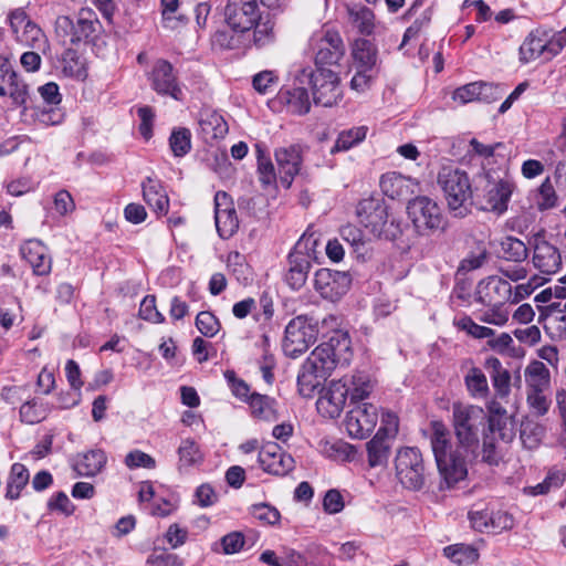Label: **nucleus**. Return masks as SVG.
Wrapping results in <instances>:
<instances>
[{
	"mask_svg": "<svg viewBox=\"0 0 566 566\" xmlns=\"http://www.w3.org/2000/svg\"><path fill=\"white\" fill-rule=\"evenodd\" d=\"M353 357L347 332L335 331L327 342L319 344L303 363L297 375L298 392L312 397L315 390L337 366H346Z\"/></svg>",
	"mask_w": 566,
	"mask_h": 566,
	"instance_id": "f257e3e1",
	"label": "nucleus"
},
{
	"mask_svg": "<svg viewBox=\"0 0 566 566\" xmlns=\"http://www.w3.org/2000/svg\"><path fill=\"white\" fill-rule=\"evenodd\" d=\"M431 429V447L441 476L440 489H450L467 478V458L472 453L464 452L458 446L453 449L450 432L443 422L432 421Z\"/></svg>",
	"mask_w": 566,
	"mask_h": 566,
	"instance_id": "f03ea898",
	"label": "nucleus"
},
{
	"mask_svg": "<svg viewBox=\"0 0 566 566\" xmlns=\"http://www.w3.org/2000/svg\"><path fill=\"white\" fill-rule=\"evenodd\" d=\"M525 401L530 412L544 417L552 406V375L549 368L537 359L531 360L523 369Z\"/></svg>",
	"mask_w": 566,
	"mask_h": 566,
	"instance_id": "7ed1b4c3",
	"label": "nucleus"
},
{
	"mask_svg": "<svg viewBox=\"0 0 566 566\" xmlns=\"http://www.w3.org/2000/svg\"><path fill=\"white\" fill-rule=\"evenodd\" d=\"M486 422V413L480 406L454 402L452 405V427L458 447L475 455L481 429Z\"/></svg>",
	"mask_w": 566,
	"mask_h": 566,
	"instance_id": "20e7f679",
	"label": "nucleus"
},
{
	"mask_svg": "<svg viewBox=\"0 0 566 566\" xmlns=\"http://www.w3.org/2000/svg\"><path fill=\"white\" fill-rule=\"evenodd\" d=\"M566 46V28L554 31L552 28L538 25L533 29L520 46V62L531 63L538 59L551 61Z\"/></svg>",
	"mask_w": 566,
	"mask_h": 566,
	"instance_id": "39448f33",
	"label": "nucleus"
},
{
	"mask_svg": "<svg viewBox=\"0 0 566 566\" xmlns=\"http://www.w3.org/2000/svg\"><path fill=\"white\" fill-rule=\"evenodd\" d=\"M295 84H308L316 105L331 107L340 99L338 74L329 69L313 70L311 66H297L293 72Z\"/></svg>",
	"mask_w": 566,
	"mask_h": 566,
	"instance_id": "423d86ee",
	"label": "nucleus"
},
{
	"mask_svg": "<svg viewBox=\"0 0 566 566\" xmlns=\"http://www.w3.org/2000/svg\"><path fill=\"white\" fill-rule=\"evenodd\" d=\"M448 207L455 217H464L469 212L472 188L468 174L460 169L443 167L438 174Z\"/></svg>",
	"mask_w": 566,
	"mask_h": 566,
	"instance_id": "0eeeda50",
	"label": "nucleus"
},
{
	"mask_svg": "<svg viewBox=\"0 0 566 566\" xmlns=\"http://www.w3.org/2000/svg\"><path fill=\"white\" fill-rule=\"evenodd\" d=\"M318 322L308 315L292 318L284 332L283 350L287 357L297 358L304 354L318 337Z\"/></svg>",
	"mask_w": 566,
	"mask_h": 566,
	"instance_id": "6e6552de",
	"label": "nucleus"
},
{
	"mask_svg": "<svg viewBox=\"0 0 566 566\" xmlns=\"http://www.w3.org/2000/svg\"><path fill=\"white\" fill-rule=\"evenodd\" d=\"M408 217L420 235H429L436 231H443L446 221L438 203L420 196L410 200L407 206Z\"/></svg>",
	"mask_w": 566,
	"mask_h": 566,
	"instance_id": "1a4fd4ad",
	"label": "nucleus"
},
{
	"mask_svg": "<svg viewBox=\"0 0 566 566\" xmlns=\"http://www.w3.org/2000/svg\"><path fill=\"white\" fill-rule=\"evenodd\" d=\"M395 468L396 475L405 488L413 491L423 488L427 474L419 449L407 447L399 450L395 459Z\"/></svg>",
	"mask_w": 566,
	"mask_h": 566,
	"instance_id": "9d476101",
	"label": "nucleus"
},
{
	"mask_svg": "<svg viewBox=\"0 0 566 566\" xmlns=\"http://www.w3.org/2000/svg\"><path fill=\"white\" fill-rule=\"evenodd\" d=\"M8 21L17 42L45 53L50 46L48 38L23 9L19 8L11 11Z\"/></svg>",
	"mask_w": 566,
	"mask_h": 566,
	"instance_id": "9b49d317",
	"label": "nucleus"
},
{
	"mask_svg": "<svg viewBox=\"0 0 566 566\" xmlns=\"http://www.w3.org/2000/svg\"><path fill=\"white\" fill-rule=\"evenodd\" d=\"M311 46L315 51L316 70L338 64L345 54L342 36L333 29H322L314 33L311 38Z\"/></svg>",
	"mask_w": 566,
	"mask_h": 566,
	"instance_id": "f8f14e48",
	"label": "nucleus"
},
{
	"mask_svg": "<svg viewBox=\"0 0 566 566\" xmlns=\"http://www.w3.org/2000/svg\"><path fill=\"white\" fill-rule=\"evenodd\" d=\"M261 18L258 0H228L224 21L235 33L253 29Z\"/></svg>",
	"mask_w": 566,
	"mask_h": 566,
	"instance_id": "ddd939ff",
	"label": "nucleus"
},
{
	"mask_svg": "<svg viewBox=\"0 0 566 566\" xmlns=\"http://www.w3.org/2000/svg\"><path fill=\"white\" fill-rule=\"evenodd\" d=\"M378 421L377 408L368 402H361L352 408L345 418V429L355 439L367 438Z\"/></svg>",
	"mask_w": 566,
	"mask_h": 566,
	"instance_id": "4468645a",
	"label": "nucleus"
},
{
	"mask_svg": "<svg viewBox=\"0 0 566 566\" xmlns=\"http://www.w3.org/2000/svg\"><path fill=\"white\" fill-rule=\"evenodd\" d=\"M352 283L350 276L345 272L319 269L315 273L314 287L325 300L332 302L346 294Z\"/></svg>",
	"mask_w": 566,
	"mask_h": 566,
	"instance_id": "2eb2a0df",
	"label": "nucleus"
},
{
	"mask_svg": "<svg viewBox=\"0 0 566 566\" xmlns=\"http://www.w3.org/2000/svg\"><path fill=\"white\" fill-rule=\"evenodd\" d=\"M148 78L153 90L159 95H169L176 101L182 98V90L174 72V66L168 61L157 60Z\"/></svg>",
	"mask_w": 566,
	"mask_h": 566,
	"instance_id": "dca6fc26",
	"label": "nucleus"
},
{
	"mask_svg": "<svg viewBox=\"0 0 566 566\" xmlns=\"http://www.w3.org/2000/svg\"><path fill=\"white\" fill-rule=\"evenodd\" d=\"M511 297V283L499 275H490L481 280L475 289V301L483 305L505 304Z\"/></svg>",
	"mask_w": 566,
	"mask_h": 566,
	"instance_id": "f3484780",
	"label": "nucleus"
},
{
	"mask_svg": "<svg viewBox=\"0 0 566 566\" xmlns=\"http://www.w3.org/2000/svg\"><path fill=\"white\" fill-rule=\"evenodd\" d=\"M533 264L543 274H555L562 268L559 250L537 233L533 238Z\"/></svg>",
	"mask_w": 566,
	"mask_h": 566,
	"instance_id": "a211bd4d",
	"label": "nucleus"
},
{
	"mask_svg": "<svg viewBox=\"0 0 566 566\" xmlns=\"http://www.w3.org/2000/svg\"><path fill=\"white\" fill-rule=\"evenodd\" d=\"M214 221L217 231L223 239L231 238L239 228V219L233 203L222 191L214 196Z\"/></svg>",
	"mask_w": 566,
	"mask_h": 566,
	"instance_id": "6ab92c4d",
	"label": "nucleus"
},
{
	"mask_svg": "<svg viewBox=\"0 0 566 566\" xmlns=\"http://www.w3.org/2000/svg\"><path fill=\"white\" fill-rule=\"evenodd\" d=\"M259 463L262 469L274 475H285L294 468V459L282 451L275 442H269L259 452Z\"/></svg>",
	"mask_w": 566,
	"mask_h": 566,
	"instance_id": "aec40b11",
	"label": "nucleus"
},
{
	"mask_svg": "<svg viewBox=\"0 0 566 566\" xmlns=\"http://www.w3.org/2000/svg\"><path fill=\"white\" fill-rule=\"evenodd\" d=\"M281 181L289 188L294 177L300 172L303 163V147L298 144L280 147L275 150Z\"/></svg>",
	"mask_w": 566,
	"mask_h": 566,
	"instance_id": "412c9836",
	"label": "nucleus"
},
{
	"mask_svg": "<svg viewBox=\"0 0 566 566\" xmlns=\"http://www.w3.org/2000/svg\"><path fill=\"white\" fill-rule=\"evenodd\" d=\"M514 187V182L510 179L488 180L483 209L497 214L504 213Z\"/></svg>",
	"mask_w": 566,
	"mask_h": 566,
	"instance_id": "4be33fe9",
	"label": "nucleus"
},
{
	"mask_svg": "<svg viewBox=\"0 0 566 566\" xmlns=\"http://www.w3.org/2000/svg\"><path fill=\"white\" fill-rule=\"evenodd\" d=\"M347 397H349L348 382L345 381V377L332 380L325 394L318 399L317 408L331 418L338 417Z\"/></svg>",
	"mask_w": 566,
	"mask_h": 566,
	"instance_id": "5701e85b",
	"label": "nucleus"
},
{
	"mask_svg": "<svg viewBox=\"0 0 566 566\" xmlns=\"http://www.w3.org/2000/svg\"><path fill=\"white\" fill-rule=\"evenodd\" d=\"M229 127L224 118L214 111L206 109L199 116V135L207 144L224 138Z\"/></svg>",
	"mask_w": 566,
	"mask_h": 566,
	"instance_id": "b1692460",
	"label": "nucleus"
},
{
	"mask_svg": "<svg viewBox=\"0 0 566 566\" xmlns=\"http://www.w3.org/2000/svg\"><path fill=\"white\" fill-rule=\"evenodd\" d=\"M22 258L31 265L36 275H48L51 272V258L46 248L38 240H29L21 247Z\"/></svg>",
	"mask_w": 566,
	"mask_h": 566,
	"instance_id": "393cba45",
	"label": "nucleus"
},
{
	"mask_svg": "<svg viewBox=\"0 0 566 566\" xmlns=\"http://www.w3.org/2000/svg\"><path fill=\"white\" fill-rule=\"evenodd\" d=\"M350 56L354 70L378 71L377 48L369 40H355L352 44Z\"/></svg>",
	"mask_w": 566,
	"mask_h": 566,
	"instance_id": "a878e982",
	"label": "nucleus"
},
{
	"mask_svg": "<svg viewBox=\"0 0 566 566\" xmlns=\"http://www.w3.org/2000/svg\"><path fill=\"white\" fill-rule=\"evenodd\" d=\"M101 28L102 25L93 10L86 8L81 9L76 22H74L72 43L93 40Z\"/></svg>",
	"mask_w": 566,
	"mask_h": 566,
	"instance_id": "bb28decb",
	"label": "nucleus"
},
{
	"mask_svg": "<svg viewBox=\"0 0 566 566\" xmlns=\"http://www.w3.org/2000/svg\"><path fill=\"white\" fill-rule=\"evenodd\" d=\"M143 197L146 203L158 214L168 212L169 199L159 180L147 177L143 184Z\"/></svg>",
	"mask_w": 566,
	"mask_h": 566,
	"instance_id": "cd10ccee",
	"label": "nucleus"
},
{
	"mask_svg": "<svg viewBox=\"0 0 566 566\" xmlns=\"http://www.w3.org/2000/svg\"><path fill=\"white\" fill-rule=\"evenodd\" d=\"M363 212L366 217L361 219V222L368 228L370 227L374 234H380L387 223V210L386 207L374 200H365L360 202L358 208V214L361 217Z\"/></svg>",
	"mask_w": 566,
	"mask_h": 566,
	"instance_id": "c85d7f7f",
	"label": "nucleus"
},
{
	"mask_svg": "<svg viewBox=\"0 0 566 566\" xmlns=\"http://www.w3.org/2000/svg\"><path fill=\"white\" fill-rule=\"evenodd\" d=\"M379 185L381 191L391 199L407 197L413 192L410 189L412 180L395 171L382 175Z\"/></svg>",
	"mask_w": 566,
	"mask_h": 566,
	"instance_id": "c756f323",
	"label": "nucleus"
},
{
	"mask_svg": "<svg viewBox=\"0 0 566 566\" xmlns=\"http://www.w3.org/2000/svg\"><path fill=\"white\" fill-rule=\"evenodd\" d=\"M248 405L252 417L256 420L273 422L279 418L275 399L266 395L252 392Z\"/></svg>",
	"mask_w": 566,
	"mask_h": 566,
	"instance_id": "7c9ffc66",
	"label": "nucleus"
},
{
	"mask_svg": "<svg viewBox=\"0 0 566 566\" xmlns=\"http://www.w3.org/2000/svg\"><path fill=\"white\" fill-rule=\"evenodd\" d=\"M485 367L491 370V380L496 395L501 398L511 392V374L496 357L485 360Z\"/></svg>",
	"mask_w": 566,
	"mask_h": 566,
	"instance_id": "2f4dec72",
	"label": "nucleus"
},
{
	"mask_svg": "<svg viewBox=\"0 0 566 566\" xmlns=\"http://www.w3.org/2000/svg\"><path fill=\"white\" fill-rule=\"evenodd\" d=\"M106 454L102 450H91L78 455L74 470L77 475L93 476L101 472L106 463Z\"/></svg>",
	"mask_w": 566,
	"mask_h": 566,
	"instance_id": "473e14b6",
	"label": "nucleus"
},
{
	"mask_svg": "<svg viewBox=\"0 0 566 566\" xmlns=\"http://www.w3.org/2000/svg\"><path fill=\"white\" fill-rule=\"evenodd\" d=\"M0 96H10L15 105H23L27 101V85L19 81L18 74L12 67L3 76V81L0 82Z\"/></svg>",
	"mask_w": 566,
	"mask_h": 566,
	"instance_id": "72a5a7b5",
	"label": "nucleus"
},
{
	"mask_svg": "<svg viewBox=\"0 0 566 566\" xmlns=\"http://www.w3.org/2000/svg\"><path fill=\"white\" fill-rule=\"evenodd\" d=\"M64 76L84 80L87 75L85 60L73 49H66L59 59Z\"/></svg>",
	"mask_w": 566,
	"mask_h": 566,
	"instance_id": "f704fd0d",
	"label": "nucleus"
},
{
	"mask_svg": "<svg viewBox=\"0 0 566 566\" xmlns=\"http://www.w3.org/2000/svg\"><path fill=\"white\" fill-rule=\"evenodd\" d=\"M366 447L369 467L376 468L387 464L391 449L390 439L376 433L375 437L367 442Z\"/></svg>",
	"mask_w": 566,
	"mask_h": 566,
	"instance_id": "c9c22d12",
	"label": "nucleus"
},
{
	"mask_svg": "<svg viewBox=\"0 0 566 566\" xmlns=\"http://www.w3.org/2000/svg\"><path fill=\"white\" fill-rule=\"evenodd\" d=\"M287 262L289 269L285 274V281L293 290H300L306 282L311 263L291 253L289 254Z\"/></svg>",
	"mask_w": 566,
	"mask_h": 566,
	"instance_id": "e433bc0d",
	"label": "nucleus"
},
{
	"mask_svg": "<svg viewBox=\"0 0 566 566\" xmlns=\"http://www.w3.org/2000/svg\"><path fill=\"white\" fill-rule=\"evenodd\" d=\"M322 452L329 459L339 462H352L357 455L355 446L344 440H326L321 444Z\"/></svg>",
	"mask_w": 566,
	"mask_h": 566,
	"instance_id": "4c0bfd02",
	"label": "nucleus"
},
{
	"mask_svg": "<svg viewBox=\"0 0 566 566\" xmlns=\"http://www.w3.org/2000/svg\"><path fill=\"white\" fill-rule=\"evenodd\" d=\"M348 382V394L352 402L367 398L374 389V384L368 374L356 371L352 376H344Z\"/></svg>",
	"mask_w": 566,
	"mask_h": 566,
	"instance_id": "58836bf2",
	"label": "nucleus"
},
{
	"mask_svg": "<svg viewBox=\"0 0 566 566\" xmlns=\"http://www.w3.org/2000/svg\"><path fill=\"white\" fill-rule=\"evenodd\" d=\"M464 385L472 398L484 399L489 396L490 388L486 376L475 366H471L465 374Z\"/></svg>",
	"mask_w": 566,
	"mask_h": 566,
	"instance_id": "ea45409f",
	"label": "nucleus"
},
{
	"mask_svg": "<svg viewBox=\"0 0 566 566\" xmlns=\"http://www.w3.org/2000/svg\"><path fill=\"white\" fill-rule=\"evenodd\" d=\"M29 471L22 463H13L7 482L6 496L10 500H17L22 489L29 482Z\"/></svg>",
	"mask_w": 566,
	"mask_h": 566,
	"instance_id": "a19ab883",
	"label": "nucleus"
},
{
	"mask_svg": "<svg viewBox=\"0 0 566 566\" xmlns=\"http://www.w3.org/2000/svg\"><path fill=\"white\" fill-rule=\"evenodd\" d=\"M500 247V253L506 261L521 263L528 256V249L526 244L517 238L506 237L501 241Z\"/></svg>",
	"mask_w": 566,
	"mask_h": 566,
	"instance_id": "79ce46f5",
	"label": "nucleus"
},
{
	"mask_svg": "<svg viewBox=\"0 0 566 566\" xmlns=\"http://www.w3.org/2000/svg\"><path fill=\"white\" fill-rule=\"evenodd\" d=\"M367 130L368 128L366 126H359L340 132L334 146L331 148V154L346 151L361 143L366 138Z\"/></svg>",
	"mask_w": 566,
	"mask_h": 566,
	"instance_id": "37998d69",
	"label": "nucleus"
},
{
	"mask_svg": "<svg viewBox=\"0 0 566 566\" xmlns=\"http://www.w3.org/2000/svg\"><path fill=\"white\" fill-rule=\"evenodd\" d=\"M319 238L316 232L308 228L295 243L294 249L290 253L297 258L305 259L311 263L312 260L316 259V247Z\"/></svg>",
	"mask_w": 566,
	"mask_h": 566,
	"instance_id": "c03bdc74",
	"label": "nucleus"
},
{
	"mask_svg": "<svg viewBox=\"0 0 566 566\" xmlns=\"http://www.w3.org/2000/svg\"><path fill=\"white\" fill-rule=\"evenodd\" d=\"M443 555L459 565L473 564L479 558L478 549L465 544L447 546L443 548Z\"/></svg>",
	"mask_w": 566,
	"mask_h": 566,
	"instance_id": "a18cd8bd",
	"label": "nucleus"
},
{
	"mask_svg": "<svg viewBox=\"0 0 566 566\" xmlns=\"http://www.w3.org/2000/svg\"><path fill=\"white\" fill-rule=\"evenodd\" d=\"M558 197L551 181L547 177L543 180L541 186L534 193V203L541 211L553 209L557 206Z\"/></svg>",
	"mask_w": 566,
	"mask_h": 566,
	"instance_id": "49530a36",
	"label": "nucleus"
},
{
	"mask_svg": "<svg viewBox=\"0 0 566 566\" xmlns=\"http://www.w3.org/2000/svg\"><path fill=\"white\" fill-rule=\"evenodd\" d=\"M293 90L286 92V103L290 109L297 115H305L311 109V101L307 90L301 84H295Z\"/></svg>",
	"mask_w": 566,
	"mask_h": 566,
	"instance_id": "de8ad7c7",
	"label": "nucleus"
},
{
	"mask_svg": "<svg viewBox=\"0 0 566 566\" xmlns=\"http://www.w3.org/2000/svg\"><path fill=\"white\" fill-rule=\"evenodd\" d=\"M545 434V428L532 420L523 421L520 430V439L526 449H535L539 446Z\"/></svg>",
	"mask_w": 566,
	"mask_h": 566,
	"instance_id": "09e8293b",
	"label": "nucleus"
},
{
	"mask_svg": "<svg viewBox=\"0 0 566 566\" xmlns=\"http://www.w3.org/2000/svg\"><path fill=\"white\" fill-rule=\"evenodd\" d=\"M565 476L560 471L549 472L543 482L534 486H525L523 493L530 496L547 494L553 489H559L565 482Z\"/></svg>",
	"mask_w": 566,
	"mask_h": 566,
	"instance_id": "8fccbe9b",
	"label": "nucleus"
},
{
	"mask_svg": "<svg viewBox=\"0 0 566 566\" xmlns=\"http://www.w3.org/2000/svg\"><path fill=\"white\" fill-rule=\"evenodd\" d=\"M179 465L192 467L202 462L203 455L198 444L191 439H185L181 441L178 448Z\"/></svg>",
	"mask_w": 566,
	"mask_h": 566,
	"instance_id": "3c124183",
	"label": "nucleus"
},
{
	"mask_svg": "<svg viewBox=\"0 0 566 566\" xmlns=\"http://www.w3.org/2000/svg\"><path fill=\"white\" fill-rule=\"evenodd\" d=\"M489 308L482 311L479 319L485 324L495 326H504L510 318L511 312L505 304H484Z\"/></svg>",
	"mask_w": 566,
	"mask_h": 566,
	"instance_id": "603ef678",
	"label": "nucleus"
},
{
	"mask_svg": "<svg viewBox=\"0 0 566 566\" xmlns=\"http://www.w3.org/2000/svg\"><path fill=\"white\" fill-rule=\"evenodd\" d=\"M49 413V408L35 399L24 402L20 408L21 420L25 423H39L44 420Z\"/></svg>",
	"mask_w": 566,
	"mask_h": 566,
	"instance_id": "864d4df0",
	"label": "nucleus"
},
{
	"mask_svg": "<svg viewBox=\"0 0 566 566\" xmlns=\"http://www.w3.org/2000/svg\"><path fill=\"white\" fill-rule=\"evenodd\" d=\"M169 146L176 157H184L191 149V133L188 128L172 130L169 138Z\"/></svg>",
	"mask_w": 566,
	"mask_h": 566,
	"instance_id": "5fc2aeb1",
	"label": "nucleus"
},
{
	"mask_svg": "<svg viewBox=\"0 0 566 566\" xmlns=\"http://www.w3.org/2000/svg\"><path fill=\"white\" fill-rule=\"evenodd\" d=\"M353 23L361 33H370L374 28V13L369 8L354 6L348 8Z\"/></svg>",
	"mask_w": 566,
	"mask_h": 566,
	"instance_id": "6e6d98bb",
	"label": "nucleus"
},
{
	"mask_svg": "<svg viewBox=\"0 0 566 566\" xmlns=\"http://www.w3.org/2000/svg\"><path fill=\"white\" fill-rule=\"evenodd\" d=\"M489 429L492 433L497 432L503 441H511L515 433L512 422L507 416H489L486 417Z\"/></svg>",
	"mask_w": 566,
	"mask_h": 566,
	"instance_id": "4d7b16f0",
	"label": "nucleus"
},
{
	"mask_svg": "<svg viewBox=\"0 0 566 566\" xmlns=\"http://www.w3.org/2000/svg\"><path fill=\"white\" fill-rule=\"evenodd\" d=\"M259 180L264 186H271L276 180L275 169L272 161L264 156L262 148L256 146Z\"/></svg>",
	"mask_w": 566,
	"mask_h": 566,
	"instance_id": "13d9d810",
	"label": "nucleus"
},
{
	"mask_svg": "<svg viewBox=\"0 0 566 566\" xmlns=\"http://www.w3.org/2000/svg\"><path fill=\"white\" fill-rule=\"evenodd\" d=\"M279 83V75L275 71L264 70L252 77V86L260 94H268Z\"/></svg>",
	"mask_w": 566,
	"mask_h": 566,
	"instance_id": "bf43d9fd",
	"label": "nucleus"
},
{
	"mask_svg": "<svg viewBox=\"0 0 566 566\" xmlns=\"http://www.w3.org/2000/svg\"><path fill=\"white\" fill-rule=\"evenodd\" d=\"M196 327L206 337H213L220 331L219 319L209 311L200 312L196 317Z\"/></svg>",
	"mask_w": 566,
	"mask_h": 566,
	"instance_id": "052dcab7",
	"label": "nucleus"
},
{
	"mask_svg": "<svg viewBox=\"0 0 566 566\" xmlns=\"http://www.w3.org/2000/svg\"><path fill=\"white\" fill-rule=\"evenodd\" d=\"M455 324L460 329L465 331L469 335L473 336L474 338H479V339L489 338L490 339L492 336L495 335L494 329L476 324L469 316H464V317L460 318L459 321H457Z\"/></svg>",
	"mask_w": 566,
	"mask_h": 566,
	"instance_id": "680f3d73",
	"label": "nucleus"
},
{
	"mask_svg": "<svg viewBox=\"0 0 566 566\" xmlns=\"http://www.w3.org/2000/svg\"><path fill=\"white\" fill-rule=\"evenodd\" d=\"M251 514L254 518L268 525H274L281 518L280 512L274 506L265 503L253 504L251 506Z\"/></svg>",
	"mask_w": 566,
	"mask_h": 566,
	"instance_id": "e2e57ef3",
	"label": "nucleus"
},
{
	"mask_svg": "<svg viewBox=\"0 0 566 566\" xmlns=\"http://www.w3.org/2000/svg\"><path fill=\"white\" fill-rule=\"evenodd\" d=\"M471 457H481V461L489 465H497L501 460L494 438L490 436H484L481 451L479 453L475 452V455Z\"/></svg>",
	"mask_w": 566,
	"mask_h": 566,
	"instance_id": "0e129e2a",
	"label": "nucleus"
},
{
	"mask_svg": "<svg viewBox=\"0 0 566 566\" xmlns=\"http://www.w3.org/2000/svg\"><path fill=\"white\" fill-rule=\"evenodd\" d=\"M139 317L156 324L165 321L164 315L156 307V297L154 295H147L142 301L139 306Z\"/></svg>",
	"mask_w": 566,
	"mask_h": 566,
	"instance_id": "69168bd1",
	"label": "nucleus"
},
{
	"mask_svg": "<svg viewBox=\"0 0 566 566\" xmlns=\"http://www.w3.org/2000/svg\"><path fill=\"white\" fill-rule=\"evenodd\" d=\"M124 463L132 470L137 468L155 469L156 467V460L140 450H133L128 452L125 457Z\"/></svg>",
	"mask_w": 566,
	"mask_h": 566,
	"instance_id": "338daca9",
	"label": "nucleus"
},
{
	"mask_svg": "<svg viewBox=\"0 0 566 566\" xmlns=\"http://www.w3.org/2000/svg\"><path fill=\"white\" fill-rule=\"evenodd\" d=\"M151 566H182L184 560L177 554L167 551H154L147 558Z\"/></svg>",
	"mask_w": 566,
	"mask_h": 566,
	"instance_id": "774afa93",
	"label": "nucleus"
}]
</instances>
